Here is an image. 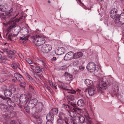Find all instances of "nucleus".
I'll list each match as a JSON object with an SVG mask.
<instances>
[{
  "mask_svg": "<svg viewBox=\"0 0 124 124\" xmlns=\"http://www.w3.org/2000/svg\"><path fill=\"white\" fill-rule=\"evenodd\" d=\"M65 51V49L64 47H59L55 50V53L57 55H61L63 54Z\"/></svg>",
  "mask_w": 124,
  "mask_h": 124,
  "instance_id": "nucleus-15",
  "label": "nucleus"
},
{
  "mask_svg": "<svg viewBox=\"0 0 124 124\" xmlns=\"http://www.w3.org/2000/svg\"><path fill=\"white\" fill-rule=\"evenodd\" d=\"M0 108L2 110H3L5 109L7 110V107L6 105L1 103L0 104Z\"/></svg>",
  "mask_w": 124,
  "mask_h": 124,
  "instance_id": "nucleus-32",
  "label": "nucleus"
},
{
  "mask_svg": "<svg viewBox=\"0 0 124 124\" xmlns=\"http://www.w3.org/2000/svg\"><path fill=\"white\" fill-rule=\"evenodd\" d=\"M11 92L10 90H6L4 91V95L6 97V98H8L11 95Z\"/></svg>",
  "mask_w": 124,
  "mask_h": 124,
  "instance_id": "nucleus-24",
  "label": "nucleus"
},
{
  "mask_svg": "<svg viewBox=\"0 0 124 124\" xmlns=\"http://www.w3.org/2000/svg\"><path fill=\"white\" fill-rule=\"evenodd\" d=\"M95 93L96 89L94 85L89 87L88 90V93L90 96L93 95Z\"/></svg>",
  "mask_w": 124,
  "mask_h": 124,
  "instance_id": "nucleus-17",
  "label": "nucleus"
},
{
  "mask_svg": "<svg viewBox=\"0 0 124 124\" xmlns=\"http://www.w3.org/2000/svg\"><path fill=\"white\" fill-rule=\"evenodd\" d=\"M46 119L47 121L53 122L54 119V116L53 114V113L49 112V114L47 115Z\"/></svg>",
  "mask_w": 124,
  "mask_h": 124,
  "instance_id": "nucleus-19",
  "label": "nucleus"
},
{
  "mask_svg": "<svg viewBox=\"0 0 124 124\" xmlns=\"http://www.w3.org/2000/svg\"><path fill=\"white\" fill-rule=\"evenodd\" d=\"M84 116L86 119L85 123L86 124H94L92 121L91 120V118L90 117L88 112L85 110Z\"/></svg>",
  "mask_w": 124,
  "mask_h": 124,
  "instance_id": "nucleus-8",
  "label": "nucleus"
},
{
  "mask_svg": "<svg viewBox=\"0 0 124 124\" xmlns=\"http://www.w3.org/2000/svg\"><path fill=\"white\" fill-rule=\"evenodd\" d=\"M31 30L29 27H24L20 30V31L22 36L28 38L30 36Z\"/></svg>",
  "mask_w": 124,
  "mask_h": 124,
  "instance_id": "nucleus-3",
  "label": "nucleus"
},
{
  "mask_svg": "<svg viewBox=\"0 0 124 124\" xmlns=\"http://www.w3.org/2000/svg\"><path fill=\"white\" fill-rule=\"evenodd\" d=\"M74 59L73 53L71 51L67 53L64 57V59L65 61L70 60Z\"/></svg>",
  "mask_w": 124,
  "mask_h": 124,
  "instance_id": "nucleus-13",
  "label": "nucleus"
},
{
  "mask_svg": "<svg viewBox=\"0 0 124 124\" xmlns=\"http://www.w3.org/2000/svg\"><path fill=\"white\" fill-rule=\"evenodd\" d=\"M67 67L66 66H63L61 67V69L62 70H66L67 69Z\"/></svg>",
  "mask_w": 124,
  "mask_h": 124,
  "instance_id": "nucleus-53",
  "label": "nucleus"
},
{
  "mask_svg": "<svg viewBox=\"0 0 124 124\" xmlns=\"http://www.w3.org/2000/svg\"><path fill=\"white\" fill-rule=\"evenodd\" d=\"M117 10L115 8L112 9L111 10L110 15V17L112 18H115L116 19V17H117L119 15H117Z\"/></svg>",
  "mask_w": 124,
  "mask_h": 124,
  "instance_id": "nucleus-16",
  "label": "nucleus"
},
{
  "mask_svg": "<svg viewBox=\"0 0 124 124\" xmlns=\"http://www.w3.org/2000/svg\"><path fill=\"white\" fill-rule=\"evenodd\" d=\"M25 61L28 63L31 64L32 63V60L30 58H26L25 59Z\"/></svg>",
  "mask_w": 124,
  "mask_h": 124,
  "instance_id": "nucleus-46",
  "label": "nucleus"
},
{
  "mask_svg": "<svg viewBox=\"0 0 124 124\" xmlns=\"http://www.w3.org/2000/svg\"><path fill=\"white\" fill-rule=\"evenodd\" d=\"M42 120L39 118L37 119L36 120L37 123L38 124H41L42 123Z\"/></svg>",
  "mask_w": 124,
  "mask_h": 124,
  "instance_id": "nucleus-50",
  "label": "nucleus"
},
{
  "mask_svg": "<svg viewBox=\"0 0 124 124\" xmlns=\"http://www.w3.org/2000/svg\"><path fill=\"white\" fill-rule=\"evenodd\" d=\"M5 58H4L3 57H2L1 54H0V62H4V61Z\"/></svg>",
  "mask_w": 124,
  "mask_h": 124,
  "instance_id": "nucleus-52",
  "label": "nucleus"
},
{
  "mask_svg": "<svg viewBox=\"0 0 124 124\" xmlns=\"http://www.w3.org/2000/svg\"><path fill=\"white\" fill-rule=\"evenodd\" d=\"M38 102V100L34 98L30 100L27 103V106L30 107L31 108L34 107L37 105Z\"/></svg>",
  "mask_w": 124,
  "mask_h": 124,
  "instance_id": "nucleus-7",
  "label": "nucleus"
},
{
  "mask_svg": "<svg viewBox=\"0 0 124 124\" xmlns=\"http://www.w3.org/2000/svg\"><path fill=\"white\" fill-rule=\"evenodd\" d=\"M29 87L31 92L34 94H36V92L35 91L33 87L31 85H29Z\"/></svg>",
  "mask_w": 124,
  "mask_h": 124,
  "instance_id": "nucleus-37",
  "label": "nucleus"
},
{
  "mask_svg": "<svg viewBox=\"0 0 124 124\" xmlns=\"http://www.w3.org/2000/svg\"><path fill=\"white\" fill-rule=\"evenodd\" d=\"M119 21L121 24H124V13H122L120 15L118 16L115 20V22Z\"/></svg>",
  "mask_w": 124,
  "mask_h": 124,
  "instance_id": "nucleus-9",
  "label": "nucleus"
},
{
  "mask_svg": "<svg viewBox=\"0 0 124 124\" xmlns=\"http://www.w3.org/2000/svg\"><path fill=\"white\" fill-rule=\"evenodd\" d=\"M75 108H73V106H71V107L68 111H69V113L70 114V116L72 117H74L76 115Z\"/></svg>",
  "mask_w": 124,
  "mask_h": 124,
  "instance_id": "nucleus-18",
  "label": "nucleus"
},
{
  "mask_svg": "<svg viewBox=\"0 0 124 124\" xmlns=\"http://www.w3.org/2000/svg\"><path fill=\"white\" fill-rule=\"evenodd\" d=\"M64 75L65 77V79L67 81H70L72 79L73 76L67 72H65V73Z\"/></svg>",
  "mask_w": 124,
  "mask_h": 124,
  "instance_id": "nucleus-23",
  "label": "nucleus"
},
{
  "mask_svg": "<svg viewBox=\"0 0 124 124\" xmlns=\"http://www.w3.org/2000/svg\"><path fill=\"white\" fill-rule=\"evenodd\" d=\"M58 86L59 87L61 88H65L64 84L63 83H60V84Z\"/></svg>",
  "mask_w": 124,
  "mask_h": 124,
  "instance_id": "nucleus-51",
  "label": "nucleus"
},
{
  "mask_svg": "<svg viewBox=\"0 0 124 124\" xmlns=\"http://www.w3.org/2000/svg\"><path fill=\"white\" fill-rule=\"evenodd\" d=\"M59 117L60 119H63V118L65 119L66 118H65V114L61 112L59 113Z\"/></svg>",
  "mask_w": 124,
  "mask_h": 124,
  "instance_id": "nucleus-38",
  "label": "nucleus"
},
{
  "mask_svg": "<svg viewBox=\"0 0 124 124\" xmlns=\"http://www.w3.org/2000/svg\"><path fill=\"white\" fill-rule=\"evenodd\" d=\"M40 63L41 64H42L43 67H44L45 66V64L44 62L43 61L42 62H41Z\"/></svg>",
  "mask_w": 124,
  "mask_h": 124,
  "instance_id": "nucleus-60",
  "label": "nucleus"
},
{
  "mask_svg": "<svg viewBox=\"0 0 124 124\" xmlns=\"http://www.w3.org/2000/svg\"><path fill=\"white\" fill-rule=\"evenodd\" d=\"M68 100L69 102H70V101H72L75 99V97L72 95H69L68 96Z\"/></svg>",
  "mask_w": 124,
  "mask_h": 124,
  "instance_id": "nucleus-33",
  "label": "nucleus"
},
{
  "mask_svg": "<svg viewBox=\"0 0 124 124\" xmlns=\"http://www.w3.org/2000/svg\"><path fill=\"white\" fill-rule=\"evenodd\" d=\"M9 90L12 92L14 93L16 91V88L14 86H11L9 87Z\"/></svg>",
  "mask_w": 124,
  "mask_h": 124,
  "instance_id": "nucleus-35",
  "label": "nucleus"
},
{
  "mask_svg": "<svg viewBox=\"0 0 124 124\" xmlns=\"http://www.w3.org/2000/svg\"><path fill=\"white\" fill-rule=\"evenodd\" d=\"M37 59L38 60L39 62L40 63L41 62H42L43 61V59L41 58H37Z\"/></svg>",
  "mask_w": 124,
  "mask_h": 124,
  "instance_id": "nucleus-58",
  "label": "nucleus"
},
{
  "mask_svg": "<svg viewBox=\"0 0 124 124\" xmlns=\"http://www.w3.org/2000/svg\"><path fill=\"white\" fill-rule=\"evenodd\" d=\"M65 90L66 92L71 93L74 94L76 93V91L74 90L72 88H70V89H65Z\"/></svg>",
  "mask_w": 124,
  "mask_h": 124,
  "instance_id": "nucleus-31",
  "label": "nucleus"
},
{
  "mask_svg": "<svg viewBox=\"0 0 124 124\" xmlns=\"http://www.w3.org/2000/svg\"><path fill=\"white\" fill-rule=\"evenodd\" d=\"M6 10V8L3 5H0V11L4 12Z\"/></svg>",
  "mask_w": 124,
  "mask_h": 124,
  "instance_id": "nucleus-40",
  "label": "nucleus"
},
{
  "mask_svg": "<svg viewBox=\"0 0 124 124\" xmlns=\"http://www.w3.org/2000/svg\"><path fill=\"white\" fill-rule=\"evenodd\" d=\"M20 85L21 87H24L26 86V84L23 82H21L20 83Z\"/></svg>",
  "mask_w": 124,
  "mask_h": 124,
  "instance_id": "nucleus-49",
  "label": "nucleus"
},
{
  "mask_svg": "<svg viewBox=\"0 0 124 124\" xmlns=\"http://www.w3.org/2000/svg\"><path fill=\"white\" fill-rule=\"evenodd\" d=\"M65 119H64V120L63 119H59L57 120V124H65V122L64 121Z\"/></svg>",
  "mask_w": 124,
  "mask_h": 124,
  "instance_id": "nucleus-36",
  "label": "nucleus"
},
{
  "mask_svg": "<svg viewBox=\"0 0 124 124\" xmlns=\"http://www.w3.org/2000/svg\"><path fill=\"white\" fill-rule=\"evenodd\" d=\"M41 70L40 68L39 67H35V71L38 73H39L41 71Z\"/></svg>",
  "mask_w": 124,
  "mask_h": 124,
  "instance_id": "nucleus-43",
  "label": "nucleus"
},
{
  "mask_svg": "<svg viewBox=\"0 0 124 124\" xmlns=\"http://www.w3.org/2000/svg\"><path fill=\"white\" fill-rule=\"evenodd\" d=\"M6 124H16V122L14 120H11L9 121V123L8 122H6Z\"/></svg>",
  "mask_w": 124,
  "mask_h": 124,
  "instance_id": "nucleus-45",
  "label": "nucleus"
},
{
  "mask_svg": "<svg viewBox=\"0 0 124 124\" xmlns=\"http://www.w3.org/2000/svg\"><path fill=\"white\" fill-rule=\"evenodd\" d=\"M75 121L74 122L77 123H79L81 124L84 123L85 121V117L82 116L80 115L76 117L75 118Z\"/></svg>",
  "mask_w": 124,
  "mask_h": 124,
  "instance_id": "nucleus-14",
  "label": "nucleus"
},
{
  "mask_svg": "<svg viewBox=\"0 0 124 124\" xmlns=\"http://www.w3.org/2000/svg\"><path fill=\"white\" fill-rule=\"evenodd\" d=\"M75 110L76 113L80 115L83 114L84 115V114L85 112V110L87 112H88L86 109L85 108H84L82 109L79 108H75Z\"/></svg>",
  "mask_w": 124,
  "mask_h": 124,
  "instance_id": "nucleus-20",
  "label": "nucleus"
},
{
  "mask_svg": "<svg viewBox=\"0 0 124 124\" xmlns=\"http://www.w3.org/2000/svg\"><path fill=\"white\" fill-rule=\"evenodd\" d=\"M14 76L17 81L20 82L22 80V77L20 74L15 73L14 74Z\"/></svg>",
  "mask_w": 124,
  "mask_h": 124,
  "instance_id": "nucleus-25",
  "label": "nucleus"
},
{
  "mask_svg": "<svg viewBox=\"0 0 124 124\" xmlns=\"http://www.w3.org/2000/svg\"><path fill=\"white\" fill-rule=\"evenodd\" d=\"M56 59V57H53L52 58V61H54Z\"/></svg>",
  "mask_w": 124,
  "mask_h": 124,
  "instance_id": "nucleus-64",
  "label": "nucleus"
},
{
  "mask_svg": "<svg viewBox=\"0 0 124 124\" xmlns=\"http://www.w3.org/2000/svg\"><path fill=\"white\" fill-rule=\"evenodd\" d=\"M29 99L27 95L24 94H22L20 96L19 101L21 102L27 104Z\"/></svg>",
  "mask_w": 124,
  "mask_h": 124,
  "instance_id": "nucleus-12",
  "label": "nucleus"
},
{
  "mask_svg": "<svg viewBox=\"0 0 124 124\" xmlns=\"http://www.w3.org/2000/svg\"><path fill=\"white\" fill-rule=\"evenodd\" d=\"M106 83L102 81L97 83L96 87L98 91H102L106 89Z\"/></svg>",
  "mask_w": 124,
  "mask_h": 124,
  "instance_id": "nucleus-6",
  "label": "nucleus"
},
{
  "mask_svg": "<svg viewBox=\"0 0 124 124\" xmlns=\"http://www.w3.org/2000/svg\"><path fill=\"white\" fill-rule=\"evenodd\" d=\"M77 103L78 105L79 106H83L84 104V101L82 99L79 100Z\"/></svg>",
  "mask_w": 124,
  "mask_h": 124,
  "instance_id": "nucleus-30",
  "label": "nucleus"
},
{
  "mask_svg": "<svg viewBox=\"0 0 124 124\" xmlns=\"http://www.w3.org/2000/svg\"><path fill=\"white\" fill-rule=\"evenodd\" d=\"M79 68L80 70H82L84 69L85 67L81 65L79 67Z\"/></svg>",
  "mask_w": 124,
  "mask_h": 124,
  "instance_id": "nucleus-56",
  "label": "nucleus"
},
{
  "mask_svg": "<svg viewBox=\"0 0 124 124\" xmlns=\"http://www.w3.org/2000/svg\"><path fill=\"white\" fill-rule=\"evenodd\" d=\"M50 112H51L53 113V114L54 115H54H56L58 112V108H53L50 110Z\"/></svg>",
  "mask_w": 124,
  "mask_h": 124,
  "instance_id": "nucleus-29",
  "label": "nucleus"
},
{
  "mask_svg": "<svg viewBox=\"0 0 124 124\" xmlns=\"http://www.w3.org/2000/svg\"><path fill=\"white\" fill-rule=\"evenodd\" d=\"M46 124H53V122H49V121H47L46 123Z\"/></svg>",
  "mask_w": 124,
  "mask_h": 124,
  "instance_id": "nucleus-63",
  "label": "nucleus"
},
{
  "mask_svg": "<svg viewBox=\"0 0 124 124\" xmlns=\"http://www.w3.org/2000/svg\"><path fill=\"white\" fill-rule=\"evenodd\" d=\"M22 17L21 16L19 18H16L14 20L9 21L7 23V25H9V27L7 29V31L9 32L10 31V30L16 27V22H18L19 20L22 19Z\"/></svg>",
  "mask_w": 124,
  "mask_h": 124,
  "instance_id": "nucleus-2",
  "label": "nucleus"
},
{
  "mask_svg": "<svg viewBox=\"0 0 124 124\" xmlns=\"http://www.w3.org/2000/svg\"><path fill=\"white\" fill-rule=\"evenodd\" d=\"M26 76L27 78L29 80H31L32 79V78L31 77L29 74L27 73H26Z\"/></svg>",
  "mask_w": 124,
  "mask_h": 124,
  "instance_id": "nucleus-44",
  "label": "nucleus"
},
{
  "mask_svg": "<svg viewBox=\"0 0 124 124\" xmlns=\"http://www.w3.org/2000/svg\"><path fill=\"white\" fill-rule=\"evenodd\" d=\"M84 82L87 86H89V87H91L92 86L94 85L93 81L89 79H86L85 81Z\"/></svg>",
  "mask_w": 124,
  "mask_h": 124,
  "instance_id": "nucleus-21",
  "label": "nucleus"
},
{
  "mask_svg": "<svg viewBox=\"0 0 124 124\" xmlns=\"http://www.w3.org/2000/svg\"><path fill=\"white\" fill-rule=\"evenodd\" d=\"M9 53L11 54H13V55H14V52L13 50H11L9 51Z\"/></svg>",
  "mask_w": 124,
  "mask_h": 124,
  "instance_id": "nucleus-59",
  "label": "nucleus"
},
{
  "mask_svg": "<svg viewBox=\"0 0 124 124\" xmlns=\"http://www.w3.org/2000/svg\"><path fill=\"white\" fill-rule=\"evenodd\" d=\"M12 100L14 102H16L18 101L19 98L17 96H15L12 98Z\"/></svg>",
  "mask_w": 124,
  "mask_h": 124,
  "instance_id": "nucleus-39",
  "label": "nucleus"
},
{
  "mask_svg": "<svg viewBox=\"0 0 124 124\" xmlns=\"http://www.w3.org/2000/svg\"><path fill=\"white\" fill-rule=\"evenodd\" d=\"M17 104L18 105V106L20 108H22V105L21 104H20L19 103H17Z\"/></svg>",
  "mask_w": 124,
  "mask_h": 124,
  "instance_id": "nucleus-61",
  "label": "nucleus"
},
{
  "mask_svg": "<svg viewBox=\"0 0 124 124\" xmlns=\"http://www.w3.org/2000/svg\"><path fill=\"white\" fill-rule=\"evenodd\" d=\"M96 65L93 62H90L87 64L86 68L87 70L91 72H94L96 70Z\"/></svg>",
  "mask_w": 124,
  "mask_h": 124,
  "instance_id": "nucleus-5",
  "label": "nucleus"
},
{
  "mask_svg": "<svg viewBox=\"0 0 124 124\" xmlns=\"http://www.w3.org/2000/svg\"><path fill=\"white\" fill-rule=\"evenodd\" d=\"M83 55V54L81 52H78L75 53H73L74 59L80 58L82 57Z\"/></svg>",
  "mask_w": 124,
  "mask_h": 124,
  "instance_id": "nucleus-22",
  "label": "nucleus"
},
{
  "mask_svg": "<svg viewBox=\"0 0 124 124\" xmlns=\"http://www.w3.org/2000/svg\"><path fill=\"white\" fill-rule=\"evenodd\" d=\"M35 31L36 33L39 34L41 32V31L38 29H36Z\"/></svg>",
  "mask_w": 124,
  "mask_h": 124,
  "instance_id": "nucleus-55",
  "label": "nucleus"
},
{
  "mask_svg": "<svg viewBox=\"0 0 124 124\" xmlns=\"http://www.w3.org/2000/svg\"><path fill=\"white\" fill-rule=\"evenodd\" d=\"M52 48V46L50 44H45L41 47V51L44 53H48L50 51Z\"/></svg>",
  "mask_w": 124,
  "mask_h": 124,
  "instance_id": "nucleus-4",
  "label": "nucleus"
},
{
  "mask_svg": "<svg viewBox=\"0 0 124 124\" xmlns=\"http://www.w3.org/2000/svg\"><path fill=\"white\" fill-rule=\"evenodd\" d=\"M71 107V106H70L68 105H66L64 104H63L62 106V108H64L65 109L67 110L68 111L69 110Z\"/></svg>",
  "mask_w": 124,
  "mask_h": 124,
  "instance_id": "nucleus-34",
  "label": "nucleus"
},
{
  "mask_svg": "<svg viewBox=\"0 0 124 124\" xmlns=\"http://www.w3.org/2000/svg\"><path fill=\"white\" fill-rule=\"evenodd\" d=\"M12 68L15 70H17L18 69L20 70V65L18 63H13L12 65Z\"/></svg>",
  "mask_w": 124,
  "mask_h": 124,
  "instance_id": "nucleus-26",
  "label": "nucleus"
},
{
  "mask_svg": "<svg viewBox=\"0 0 124 124\" xmlns=\"http://www.w3.org/2000/svg\"><path fill=\"white\" fill-rule=\"evenodd\" d=\"M28 37H24L23 38L21 37L20 40V43L22 44H23L26 43V41L28 39Z\"/></svg>",
  "mask_w": 124,
  "mask_h": 124,
  "instance_id": "nucleus-28",
  "label": "nucleus"
},
{
  "mask_svg": "<svg viewBox=\"0 0 124 124\" xmlns=\"http://www.w3.org/2000/svg\"><path fill=\"white\" fill-rule=\"evenodd\" d=\"M13 9L12 8H11L10 9V10H8L6 11L5 12L6 15H9L13 11Z\"/></svg>",
  "mask_w": 124,
  "mask_h": 124,
  "instance_id": "nucleus-42",
  "label": "nucleus"
},
{
  "mask_svg": "<svg viewBox=\"0 0 124 124\" xmlns=\"http://www.w3.org/2000/svg\"><path fill=\"white\" fill-rule=\"evenodd\" d=\"M13 55V54H11L9 53L8 54V56L9 57L12 58V57Z\"/></svg>",
  "mask_w": 124,
  "mask_h": 124,
  "instance_id": "nucleus-62",
  "label": "nucleus"
},
{
  "mask_svg": "<svg viewBox=\"0 0 124 124\" xmlns=\"http://www.w3.org/2000/svg\"><path fill=\"white\" fill-rule=\"evenodd\" d=\"M114 89L115 91L116 92H117L119 90V87L117 85H116L114 87Z\"/></svg>",
  "mask_w": 124,
  "mask_h": 124,
  "instance_id": "nucleus-48",
  "label": "nucleus"
},
{
  "mask_svg": "<svg viewBox=\"0 0 124 124\" xmlns=\"http://www.w3.org/2000/svg\"><path fill=\"white\" fill-rule=\"evenodd\" d=\"M24 108L26 111L27 113H29L30 112V109L31 108L30 107L27 106V104H25V105L24 106Z\"/></svg>",
  "mask_w": 124,
  "mask_h": 124,
  "instance_id": "nucleus-41",
  "label": "nucleus"
},
{
  "mask_svg": "<svg viewBox=\"0 0 124 124\" xmlns=\"http://www.w3.org/2000/svg\"><path fill=\"white\" fill-rule=\"evenodd\" d=\"M35 67L32 65H30V67L29 69L30 70L32 71H35Z\"/></svg>",
  "mask_w": 124,
  "mask_h": 124,
  "instance_id": "nucleus-47",
  "label": "nucleus"
},
{
  "mask_svg": "<svg viewBox=\"0 0 124 124\" xmlns=\"http://www.w3.org/2000/svg\"><path fill=\"white\" fill-rule=\"evenodd\" d=\"M31 38L34 44L37 46H39L44 44L47 39L46 36L41 35L32 36Z\"/></svg>",
  "mask_w": 124,
  "mask_h": 124,
  "instance_id": "nucleus-1",
  "label": "nucleus"
},
{
  "mask_svg": "<svg viewBox=\"0 0 124 124\" xmlns=\"http://www.w3.org/2000/svg\"><path fill=\"white\" fill-rule=\"evenodd\" d=\"M0 97L6 101L7 103L9 106L12 108L15 106L16 104L14 102H12L10 98H4L1 96H0Z\"/></svg>",
  "mask_w": 124,
  "mask_h": 124,
  "instance_id": "nucleus-10",
  "label": "nucleus"
},
{
  "mask_svg": "<svg viewBox=\"0 0 124 124\" xmlns=\"http://www.w3.org/2000/svg\"><path fill=\"white\" fill-rule=\"evenodd\" d=\"M0 97L6 101L7 103L9 106L12 108L15 106L16 104L14 102H12L10 98H4L1 96H0Z\"/></svg>",
  "mask_w": 124,
  "mask_h": 124,
  "instance_id": "nucleus-11",
  "label": "nucleus"
},
{
  "mask_svg": "<svg viewBox=\"0 0 124 124\" xmlns=\"http://www.w3.org/2000/svg\"><path fill=\"white\" fill-rule=\"evenodd\" d=\"M79 63V62L78 61H76L74 62H73V65L74 66H76L78 65Z\"/></svg>",
  "mask_w": 124,
  "mask_h": 124,
  "instance_id": "nucleus-54",
  "label": "nucleus"
},
{
  "mask_svg": "<svg viewBox=\"0 0 124 124\" xmlns=\"http://www.w3.org/2000/svg\"><path fill=\"white\" fill-rule=\"evenodd\" d=\"M64 121L65 122V124H74V122L72 120L67 118H65Z\"/></svg>",
  "mask_w": 124,
  "mask_h": 124,
  "instance_id": "nucleus-27",
  "label": "nucleus"
},
{
  "mask_svg": "<svg viewBox=\"0 0 124 124\" xmlns=\"http://www.w3.org/2000/svg\"><path fill=\"white\" fill-rule=\"evenodd\" d=\"M108 19L107 18L105 19L104 20V23L106 24H107V25H108Z\"/></svg>",
  "mask_w": 124,
  "mask_h": 124,
  "instance_id": "nucleus-57",
  "label": "nucleus"
}]
</instances>
